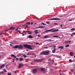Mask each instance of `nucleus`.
Segmentation results:
<instances>
[{"label":"nucleus","instance_id":"obj_15","mask_svg":"<svg viewBox=\"0 0 75 75\" xmlns=\"http://www.w3.org/2000/svg\"><path fill=\"white\" fill-rule=\"evenodd\" d=\"M70 55L71 56H74V53L72 52H70Z\"/></svg>","mask_w":75,"mask_h":75},{"label":"nucleus","instance_id":"obj_5","mask_svg":"<svg viewBox=\"0 0 75 75\" xmlns=\"http://www.w3.org/2000/svg\"><path fill=\"white\" fill-rule=\"evenodd\" d=\"M37 70H38V69H35L33 70V74H36L37 72Z\"/></svg>","mask_w":75,"mask_h":75},{"label":"nucleus","instance_id":"obj_12","mask_svg":"<svg viewBox=\"0 0 75 75\" xmlns=\"http://www.w3.org/2000/svg\"><path fill=\"white\" fill-rule=\"evenodd\" d=\"M14 29H15V27H11L8 30H14Z\"/></svg>","mask_w":75,"mask_h":75},{"label":"nucleus","instance_id":"obj_13","mask_svg":"<svg viewBox=\"0 0 75 75\" xmlns=\"http://www.w3.org/2000/svg\"><path fill=\"white\" fill-rule=\"evenodd\" d=\"M5 66V64H4L2 65L0 67V69H1L2 68H3V67H4Z\"/></svg>","mask_w":75,"mask_h":75},{"label":"nucleus","instance_id":"obj_26","mask_svg":"<svg viewBox=\"0 0 75 75\" xmlns=\"http://www.w3.org/2000/svg\"><path fill=\"white\" fill-rule=\"evenodd\" d=\"M61 57L59 56H57V58H61Z\"/></svg>","mask_w":75,"mask_h":75},{"label":"nucleus","instance_id":"obj_29","mask_svg":"<svg viewBox=\"0 0 75 75\" xmlns=\"http://www.w3.org/2000/svg\"><path fill=\"white\" fill-rule=\"evenodd\" d=\"M53 37H58V36H53Z\"/></svg>","mask_w":75,"mask_h":75},{"label":"nucleus","instance_id":"obj_41","mask_svg":"<svg viewBox=\"0 0 75 75\" xmlns=\"http://www.w3.org/2000/svg\"><path fill=\"white\" fill-rule=\"evenodd\" d=\"M17 71H14V73H17Z\"/></svg>","mask_w":75,"mask_h":75},{"label":"nucleus","instance_id":"obj_33","mask_svg":"<svg viewBox=\"0 0 75 75\" xmlns=\"http://www.w3.org/2000/svg\"><path fill=\"white\" fill-rule=\"evenodd\" d=\"M69 62H72V61L71 60V59H70L69 60Z\"/></svg>","mask_w":75,"mask_h":75},{"label":"nucleus","instance_id":"obj_42","mask_svg":"<svg viewBox=\"0 0 75 75\" xmlns=\"http://www.w3.org/2000/svg\"><path fill=\"white\" fill-rule=\"evenodd\" d=\"M42 24H43V25H46V24H44V23H42Z\"/></svg>","mask_w":75,"mask_h":75},{"label":"nucleus","instance_id":"obj_22","mask_svg":"<svg viewBox=\"0 0 75 75\" xmlns=\"http://www.w3.org/2000/svg\"><path fill=\"white\" fill-rule=\"evenodd\" d=\"M44 38H49V36H45L44 37Z\"/></svg>","mask_w":75,"mask_h":75},{"label":"nucleus","instance_id":"obj_57","mask_svg":"<svg viewBox=\"0 0 75 75\" xmlns=\"http://www.w3.org/2000/svg\"><path fill=\"white\" fill-rule=\"evenodd\" d=\"M18 32H19V33H20V32L19 31V30H18Z\"/></svg>","mask_w":75,"mask_h":75},{"label":"nucleus","instance_id":"obj_61","mask_svg":"<svg viewBox=\"0 0 75 75\" xmlns=\"http://www.w3.org/2000/svg\"><path fill=\"white\" fill-rule=\"evenodd\" d=\"M12 62H14V60H13V61H12Z\"/></svg>","mask_w":75,"mask_h":75},{"label":"nucleus","instance_id":"obj_53","mask_svg":"<svg viewBox=\"0 0 75 75\" xmlns=\"http://www.w3.org/2000/svg\"><path fill=\"white\" fill-rule=\"evenodd\" d=\"M20 34H23V33H21V32H20Z\"/></svg>","mask_w":75,"mask_h":75},{"label":"nucleus","instance_id":"obj_3","mask_svg":"<svg viewBox=\"0 0 75 75\" xmlns=\"http://www.w3.org/2000/svg\"><path fill=\"white\" fill-rule=\"evenodd\" d=\"M50 53V51H43L41 53V55H48Z\"/></svg>","mask_w":75,"mask_h":75},{"label":"nucleus","instance_id":"obj_31","mask_svg":"<svg viewBox=\"0 0 75 75\" xmlns=\"http://www.w3.org/2000/svg\"><path fill=\"white\" fill-rule=\"evenodd\" d=\"M52 52L53 53H55V50H52Z\"/></svg>","mask_w":75,"mask_h":75},{"label":"nucleus","instance_id":"obj_23","mask_svg":"<svg viewBox=\"0 0 75 75\" xmlns=\"http://www.w3.org/2000/svg\"><path fill=\"white\" fill-rule=\"evenodd\" d=\"M69 47V45H67L65 46L66 48H67V47Z\"/></svg>","mask_w":75,"mask_h":75},{"label":"nucleus","instance_id":"obj_30","mask_svg":"<svg viewBox=\"0 0 75 75\" xmlns=\"http://www.w3.org/2000/svg\"><path fill=\"white\" fill-rule=\"evenodd\" d=\"M51 58H49V59H48V61H51Z\"/></svg>","mask_w":75,"mask_h":75},{"label":"nucleus","instance_id":"obj_58","mask_svg":"<svg viewBox=\"0 0 75 75\" xmlns=\"http://www.w3.org/2000/svg\"><path fill=\"white\" fill-rule=\"evenodd\" d=\"M71 37H73V35H71Z\"/></svg>","mask_w":75,"mask_h":75},{"label":"nucleus","instance_id":"obj_63","mask_svg":"<svg viewBox=\"0 0 75 75\" xmlns=\"http://www.w3.org/2000/svg\"><path fill=\"white\" fill-rule=\"evenodd\" d=\"M74 58H75V55H74Z\"/></svg>","mask_w":75,"mask_h":75},{"label":"nucleus","instance_id":"obj_27","mask_svg":"<svg viewBox=\"0 0 75 75\" xmlns=\"http://www.w3.org/2000/svg\"><path fill=\"white\" fill-rule=\"evenodd\" d=\"M38 28H43V26H39L38 27Z\"/></svg>","mask_w":75,"mask_h":75},{"label":"nucleus","instance_id":"obj_48","mask_svg":"<svg viewBox=\"0 0 75 75\" xmlns=\"http://www.w3.org/2000/svg\"><path fill=\"white\" fill-rule=\"evenodd\" d=\"M3 34V33H1V34H0V35H1Z\"/></svg>","mask_w":75,"mask_h":75},{"label":"nucleus","instance_id":"obj_52","mask_svg":"<svg viewBox=\"0 0 75 75\" xmlns=\"http://www.w3.org/2000/svg\"><path fill=\"white\" fill-rule=\"evenodd\" d=\"M60 26H61V27H62V25H60Z\"/></svg>","mask_w":75,"mask_h":75},{"label":"nucleus","instance_id":"obj_55","mask_svg":"<svg viewBox=\"0 0 75 75\" xmlns=\"http://www.w3.org/2000/svg\"><path fill=\"white\" fill-rule=\"evenodd\" d=\"M71 72H73V71H73V70H71Z\"/></svg>","mask_w":75,"mask_h":75},{"label":"nucleus","instance_id":"obj_43","mask_svg":"<svg viewBox=\"0 0 75 75\" xmlns=\"http://www.w3.org/2000/svg\"><path fill=\"white\" fill-rule=\"evenodd\" d=\"M18 29V28H17V29H16V31H17Z\"/></svg>","mask_w":75,"mask_h":75},{"label":"nucleus","instance_id":"obj_34","mask_svg":"<svg viewBox=\"0 0 75 75\" xmlns=\"http://www.w3.org/2000/svg\"><path fill=\"white\" fill-rule=\"evenodd\" d=\"M7 75H11V74L10 73H7Z\"/></svg>","mask_w":75,"mask_h":75},{"label":"nucleus","instance_id":"obj_21","mask_svg":"<svg viewBox=\"0 0 75 75\" xmlns=\"http://www.w3.org/2000/svg\"><path fill=\"white\" fill-rule=\"evenodd\" d=\"M23 58H20V61L21 62L23 61Z\"/></svg>","mask_w":75,"mask_h":75},{"label":"nucleus","instance_id":"obj_44","mask_svg":"<svg viewBox=\"0 0 75 75\" xmlns=\"http://www.w3.org/2000/svg\"><path fill=\"white\" fill-rule=\"evenodd\" d=\"M25 25L26 26L25 27L26 28H27L28 27V25Z\"/></svg>","mask_w":75,"mask_h":75},{"label":"nucleus","instance_id":"obj_14","mask_svg":"<svg viewBox=\"0 0 75 75\" xmlns=\"http://www.w3.org/2000/svg\"><path fill=\"white\" fill-rule=\"evenodd\" d=\"M54 29H50V30H46L45 31V32H48V31H50L52 30H53Z\"/></svg>","mask_w":75,"mask_h":75},{"label":"nucleus","instance_id":"obj_2","mask_svg":"<svg viewBox=\"0 0 75 75\" xmlns=\"http://www.w3.org/2000/svg\"><path fill=\"white\" fill-rule=\"evenodd\" d=\"M23 46L25 47V48H27L29 50H32V49H33V48L31 47V45L28 44L24 45H23Z\"/></svg>","mask_w":75,"mask_h":75},{"label":"nucleus","instance_id":"obj_4","mask_svg":"<svg viewBox=\"0 0 75 75\" xmlns=\"http://www.w3.org/2000/svg\"><path fill=\"white\" fill-rule=\"evenodd\" d=\"M61 19H59L58 18H52L50 19L49 20H60Z\"/></svg>","mask_w":75,"mask_h":75},{"label":"nucleus","instance_id":"obj_45","mask_svg":"<svg viewBox=\"0 0 75 75\" xmlns=\"http://www.w3.org/2000/svg\"><path fill=\"white\" fill-rule=\"evenodd\" d=\"M8 30H9L8 29V30H5V32H6V31H8Z\"/></svg>","mask_w":75,"mask_h":75},{"label":"nucleus","instance_id":"obj_40","mask_svg":"<svg viewBox=\"0 0 75 75\" xmlns=\"http://www.w3.org/2000/svg\"><path fill=\"white\" fill-rule=\"evenodd\" d=\"M63 16H64L63 15H62L60 16H59V17H63Z\"/></svg>","mask_w":75,"mask_h":75},{"label":"nucleus","instance_id":"obj_17","mask_svg":"<svg viewBox=\"0 0 75 75\" xmlns=\"http://www.w3.org/2000/svg\"><path fill=\"white\" fill-rule=\"evenodd\" d=\"M28 37L29 38H33V36L31 35H29L28 36Z\"/></svg>","mask_w":75,"mask_h":75},{"label":"nucleus","instance_id":"obj_62","mask_svg":"<svg viewBox=\"0 0 75 75\" xmlns=\"http://www.w3.org/2000/svg\"><path fill=\"white\" fill-rule=\"evenodd\" d=\"M60 75H62V74H61V73H60Z\"/></svg>","mask_w":75,"mask_h":75},{"label":"nucleus","instance_id":"obj_38","mask_svg":"<svg viewBox=\"0 0 75 75\" xmlns=\"http://www.w3.org/2000/svg\"><path fill=\"white\" fill-rule=\"evenodd\" d=\"M38 44H39V43L37 42L35 43L36 45H38Z\"/></svg>","mask_w":75,"mask_h":75},{"label":"nucleus","instance_id":"obj_50","mask_svg":"<svg viewBox=\"0 0 75 75\" xmlns=\"http://www.w3.org/2000/svg\"><path fill=\"white\" fill-rule=\"evenodd\" d=\"M1 73H2V74H4V72H3V71H2L1 72Z\"/></svg>","mask_w":75,"mask_h":75},{"label":"nucleus","instance_id":"obj_18","mask_svg":"<svg viewBox=\"0 0 75 75\" xmlns=\"http://www.w3.org/2000/svg\"><path fill=\"white\" fill-rule=\"evenodd\" d=\"M38 32V30H35V34H38L39 33Z\"/></svg>","mask_w":75,"mask_h":75},{"label":"nucleus","instance_id":"obj_49","mask_svg":"<svg viewBox=\"0 0 75 75\" xmlns=\"http://www.w3.org/2000/svg\"><path fill=\"white\" fill-rule=\"evenodd\" d=\"M31 25H33V22H32L31 23Z\"/></svg>","mask_w":75,"mask_h":75},{"label":"nucleus","instance_id":"obj_35","mask_svg":"<svg viewBox=\"0 0 75 75\" xmlns=\"http://www.w3.org/2000/svg\"><path fill=\"white\" fill-rule=\"evenodd\" d=\"M28 34H32V33H31V32H28Z\"/></svg>","mask_w":75,"mask_h":75},{"label":"nucleus","instance_id":"obj_39","mask_svg":"<svg viewBox=\"0 0 75 75\" xmlns=\"http://www.w3.org/2000/svg\"><path fill=\"white\" fill-rule=\"evenodd\" d=\"M72 34L73 35H75V33H72Z\"/></svg>","mask_w":75,"mask_h":75},{"label":"nucleus","instance_id":"obj_54","mask_svg":"<svg viewBox=\"0 0 75 75\" xmlns=\"http://www.w3.org/2000/svg\"><path fill=\"white\" fill-rule=\"evenodd\" d=\"M22 34H23L22 36H24V35H25V34H23V33Z\"/></svg>","mask_w":75,"mask_h":75},{"label":"nucleus","instance_id":"obj_51","mask_svg":"<svg viewBox=\"0 0 75 75\" xmlns=\"http://www.w3.org/2000/svg\"><path fill=\"white\" fill-rule=\"evenodd\" d=\"M45 48H46V49H47V48H48V47H45Z\"/></svg>","mask_w":75,"mask_h":75},{"label":"nucleus","instance_id":"obj_11","mask_svg":"<svg viewBox=\"0 0 75 75\" xmlns=\"http://www.w3.org/2000/svg\"><path fill=\"white\" fill-rule=\"evenodd\" d=\"M40 69L41 71H42V72H44V71H45V68H41Z\"/></svg>","mask_w":75,"mask_h":75},{"label":"nucleus","instance_id":"obj_47","mask_svg":"<svg viewBox=\"0 0 75 75\" xmlns=\"http://www.w3.org/2000/svg\"><path fill=\"white\" fill-rule=\"evenodd\" d=\"M9 45H10V46H12V44H10Z\"/></svg>","mask_w":75,"mask_h":75},{"label":"nucleus","instance_id":"obj_56","mask_svg":"<svg viewBox=\"0 0 75 75\" xmlns=\"http://www.w3.org/2000/svg\"><path fill=\"white\" fill-rule=\"evenodd\" d=\"M54 50L55 51V50H56V49L55 48H54Z\"/></svg>","mask_w":75,"mask_h":75},{"label":"nucleus","instance_id":"obj_46","mask_svg":"<svg viewBox=\"0 0 75 75\" xmlns=\"http://www.w3.org/2000/svg\"><path fill=\"white\" fill-rule=\"evenodd\" d=\"M16 61H18V58H16Z\"/></svg>","mask_w":75,"mask_h":75},{"label":"nucleus","instance_id":"obj_25","mask_svg":"<svg viewBox=\"0 0 75 75\" xmlns=\"http://www.w3.org/2000/svg\"><path fill=\"white\" fill-rule=\"evenodd\" d=\"M23 56L24 57V58H26L27 57V56L25 55H23Z\"/></svg>","mask_w":75,"mask_h":75},{"label":"nucleus","instance_id":"obj_19","mask_svg":"<svg viewBox=\"0 0 75 75\" xmlns=\"http://www.w3.org/2000/svg\"><path fill=\"white\" fill-rule=\"evenodd\" d=\"M47 41H48V42H50L51 41H53V40H51V39L50 40H48Z\"/></svg>","mask_w":75,"mask_h":75},{"label":"nucleus","instance_id":"obj_20","mask_svg":"<svg viewBox=\"0 0 75 75\" xmlns=\"http://www.w3.org/2000/svg\"><path fill=\"white\" fill-rule=\"evenodd\" d=\"M59 48H61V50L62 49H63V48H64V46H60L58 47Z\"/></svg>","mask_w":75,"mask_h":75},{"label":"nucleus","instance_id":"obj_6","mask_svg":"<svg viewBox=\"0 0 75 75\" xmlns=\"http://www.w3.org/2000/svg\"><path fill=\"white\" fill-rule=\"evenodd\" d=\"M42 59H36L34 60V61L36 62H41L42 61Z\"/></svg>","mask_w":75,"mask_h":75},{"label":"nucleus","instance_id":"obj_1","mask_svg":"<svg viewBox=\"0 0 75 75\" xmlns=\"http://www.w3.org/2000/svg\"><path fill=\"white\" fill-rule=\"evenodd\" d=\"M13 48H19V49H23V46L21 45H16L13 47Z\"/></svg>","mask_w":75,"mask_h":75},{"label":"nucleus","instance_id":"obj_28","mask_svg":"<svg viewBox=\"0 0 75 75\" xmlns=\"http://www.w3.org/2000/svg\"><path fill=\"white\" fill-rule=\"evenodd\" d=\"M75 30V29L74 28H72L71 29V30H73V31H74V30Z\"/></svg>","mask_w":75,"mask_h":75},{"label":"nucleus","instance_id":"obj_64","mask_svg":"<svg viewBox=\"0 0 75 75\" xmlns=\"http://www.w3.org/2000/svg\"><path fill=\"white\" fill-rule=\"evenodd\" d=\"M63 56H65V55H63Z\"/></svg>","mask_w":75,"mask_h":75},{"label":"nucleus","instance_id":"obj_24","mask_svg":"<svg viewBox=\"0 0 75 75\" xmlns=\"http://www.w3.org/2000/svg\"><path fill=\"white\" fill-rule=\"evenodd\" d=\"M26 24H28V25H30V22H27Z\"/></svg>","mask_w":75,"mask_h":75},{"label":"nucleus","instance_id":"obj_32","mask_svg":"<svg viewBox=\"0 0 75 75\" xmlns=\"http://www.w3.org/2000/svg\"><path fill=\"white\" fill-rule=\"evenodd\" d=\"M38 37H41V35H38Z\"/></svg>","mask_w":75,"mask_h":75},{"label":"nucleus","instance_id":"obj_36","mask_svg":"<svg viewBox=\"0 0 75 75\" xmlns=\"http://www.w3.org/2000/svg\"><path fill=\"white\" fill-rule=\"evenodd\" d=\"M46 23H47V24H50V22H46Z\"/></svg>","mask_w":75,"mask_h":75},{"label":"nucleus","instance_id":"obj_59","mask_svg":"<svg viewBox=\"0 0 75 75\" xmlns=\"http://www.w3.org/2000/svg\"><path fill=\"white\" fill-rule=\"evenodd\" d=\"M26 51H28V50H26Z\"/></svg>","mask_w":75,"mask_h":75},{"label":"nucleus","instance_id":"obj_37","mask_svg":"<svg viewBox=\"0 0 75 75\" xmlns=\"http://www.w3.org/2000/svg\"><path fill=\"white\" fill-rule=\"evenodd\" d=\"M4 72H7V71L6 70L4 69Z\"/></svg>","mask_w":75,"mask_h":75},{"label":"nucleus","instance_id":"obj_9","mask_svg":"<svg viewBox=\"0 0 75 75\" xmlns=\"http://www.w3.org/2000/svg\"><path fill=\"white\" fill-rule=\"evenodd\" d=\"M71 42V41H70L66 40L65 42L64 43L65 44H67L68 43H70Z\"/></svg>","mask_w":75,"mask_h":75},{"label":"nucleus","instance_id":"obj_7","mask_svg":"<svg viewBox=\"0 0 75 75\" xmlns=\"http://www.w3.org/2000/svg\"><path fill=\"white\" fill-rule=\"evenodd\" d=\"M21 67H23V64L21 63L19 64V65L18 67V68H20Z\"/></svg>","mask_w":75,"mask_h":75},{"label":"nucleus","instance_id":"obj_60","mask_svg":"<svg viewBox=\"0 0 75 75\" xmlns=\"http://www.w3.org/2000/svg\"><path fill=\"white\" fill-rule=\"evenodd\" d=\"M54 48H55V46H54Z\"/></svg>","mask_w":75,"mask_h":75},{"label":"nucleus","instance_id":"obj_16","mask_svg":"<svg viewBox=\"0 0 75 75\" xmlns=\"http://www.w3.org/2000/svg\"><path fill=\"white\" fill-rule=\"evenodd\" d=\"M11 57H14V58H16V56L14 55V54H12L11 55Z\"/></svg>","mask_w":75,"mask_h":75},{"label":"nucleus","instance_id":"obj_10","mask_svg":"<svg viewBox=\"0 0 75 75\" xmlns=\"http://www.w3.org/2000/svg\"><path fill=\"white\" fill-rule=\"evenodd\" d=\"M57 31H59L58 29H55L54 30L52 31L51 32L52 33L53 32H57Z\"/></svg>","mask_w":75,"mask_h":75},{"label":"nucleus","instance_id":"obj_8","mask_svg":"<svg viewBox=\"0 0 75 75\" xmlns=\"http://www.w3.org/2000/svg\"><path fill=\"white\" fill-rule=\"evenodd\" d=\"M31 31H28V30H26V31H24V30L23 31V33H25V34H27V33H30V32H31Z\"/></svg>","mask_w":75,"mask_h":75}]
</instances>
